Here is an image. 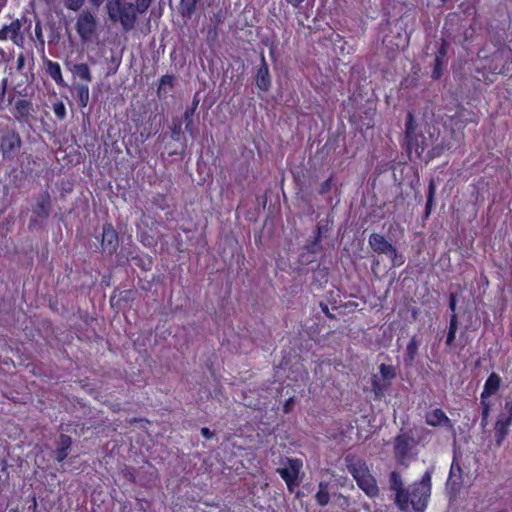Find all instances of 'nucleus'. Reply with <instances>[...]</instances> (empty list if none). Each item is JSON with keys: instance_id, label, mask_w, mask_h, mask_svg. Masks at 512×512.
Instances as JSON below:
<instances>
[{"instance_id": "nucleus-13", "label": "nucleus", "mask_w": 512, "mask_h": 512, "mask_svg": "<svg viewBox=\"0 0 512 512\" xmlns=\"http://www.w3.org/2000/svg\"><path fill=\"white\" fill-rule=\"evenodd\" d=\"M260 60L261 64L256 72L255 84L259 90L267 92L271 87V76L268 64L263 53H261L260 55Z\"/></svg>"}, {"instance_id": "nucleus-37", "label": "nucleus", "mask_w": 512, "mask_h": 512, "mask_svg": "<svg viewBox=\"0 0 512 512\" xmlns=\"http://www.w3.org/2000/svg\"><path fill=\"white\" fill-rule=\"evenodd\" d=\"M426 423L430 426H445L452 430V424L450 418H426Z\"/></svg>"}, {"instance_id": "nucleus-9", "label": "nucleus", "mask_w": 512, "mask_h": 512, "mask_svg": "<svg viewBox=\"0 0 512 512\" xmlns=\"http://www.w3.org/2000/svg\"><path fill=\"white\" fill-rule=\"evenodd\" d=\"M25 20V17H22V19L15 18L9 24L3 25L2 28H0V41L9 39L16 46L22 47L24 44V35L21 28Z\"/></svg>"}, {"instance_id": "nucleus-60", "label": "nucleus", "mask_w": 512, "mask_h": 512, "mask_svg": "<svg viewBox=\"0 0 512 512\" xmlns=\"http://www.w3.org/2000/svg\"><path fill=\"white\" fill-rule=\"evenodd\" d=\"M286 485H287L288 490L290 492H292L294 490V487L299 485V481H298V479L297 480H293L292 483L289 482V484H286Z\"/></svg>"}, {"instance_id": "nucleus-27", "label": "nucleus", "mask_w": 512, "mask_h": 512, "mask_svg": "<svg viewBox=\"0 0 512 512\" xmlns=\"http://www.w3.org/2000/svg\"><path fill=\"white\" fill-rule=\"evenodd\" d=\"M76 97L79 108H85L89 103V86L88 84L77 83L75 85Z\"/></svg>"}, {"instance_id": "nucleus-53", "label": "nucleus", "mask_w": 512, "mask_h": 512, "mask_svg": "<svg viewBox=\"0 0 512 512\" xmlns=\"http://www.w3.org/2000/svg\"><path fill=\"white\" fill-rule=\"evenodd\" d=\"M200 99L198 97V93H196L193 97L192 103L190 106H188L186 109H192V112H196L198 105H199Z\"/></svg>"}, {"instance_id": "nucleus-4", "label": "nucleus", "mask_w": 512, "mask_h": 512, "mask_svg": "<svg viewBox=\"0 0 512 512\" xmlns=\"http://www.w3.org/2000/svg\"><path fill=\"white\" fill-rule=\"evenodd\" d=\"M22 139L14 127L0 126V154L4 161H13L22 147Z\"/></svg>"}, {"instance_id": "nucleus-64", "label": "nucleus", "mask_w": 512, "mask_h": 512, "mask_svg": "<svg viewBox=\"0 0 512 512\" xmlns=\"http://www.w3.org/2000/svg\"><path fill=\"white\" fill-rule=\"evenodd\" d=\"M303 496H304V492H302V491H297V492H296V497H297V498H301V497H303Z\"/></svg>"}, {"instance_id": "nucleus-26", "label": "nucleus", "mask_w": 512, "mask_h": 512, "mask_svg": "<svg viewBox=\"0 0 512 512\" xmlns=\"http://www.w3.org/2000/svg\"><path fill=\"white\" fill-rule=\"evenodd\" d=\"M72 74L79 78L82 81H85L84 84H88L93 80L90 68L86 63H76L71 68Z\"/></svg>"}, {"instance_id": "nucleus-33", "label": "nucleus", "mask_w": 512, "mask_h": 512, "mask_svg": "<svg viewBox=\"0 0 512 512\" xmlns=\"http://www.w3.org/2000/svg\"><path fill=\"white\" fill-rule=\"evenodd\" d=\"M224 13L222 10H219L217 13H214L211 17V22L214 24L212 29L208 30V37H216L217 36V28L224 22Z\"/></svg>"}, {"instance_id": "nucleus-24", "label": "nucleus", "mask_w": 512, "mask_h": 512, "mask_svg": "<svg viewBox=\"0 0 512 512\" xmlns=\"http://www.w3.org/2000/svg\"><path fill=\"white\" fill-rule=\"evenodd\" d=\"M175 76L172 74L163 75L159 80V85L157 87V96L160 99H164L167 97L168 90H171L174 87Z\"/></svg>"}, {"instance_id": "nucleus-11", "label": "nucleus", "mask_w": 512, "mask_h": 512, "mask_svg": "<svg viewBox=\"0 0 512 512\" xmlns=\"http://www.w3.org/2000/svg\"><path fill=\"white\" fill-rule=\"evenodd\" d=\"M119 246L118 233L112 223H105L102 228L101 247L104 252L112 255Z\"/></svg>"}, {"instance_id": "nucleus-20", "label": "nucleus", "mask_w": 512, "mask_h": 512, "mask_svg": "<svg viewBox=\"0 0 512 512\" xmlns=\"http://www.w3.org/2000/svg\"><path fill=\"white\" fill-rule=\"evenodd\" d=\"M420 346V340L417 335H413L406 345V350L404 354V364L407 367H410L414 364L415 359L418 355V350Z\"/></svg>"}, {"instance_id": "nucleus-32", "label": "nucleus", "mask_w": 512, "mask_h": 512, "mask_svg": "<svg viewBox=\"0 0 512 512\" xmlns=\"http://www.w3.org/2000/svg\"><path fill=\"white\" fill-rule=\"evenodd\" d=\"M326 488H327V484L321 482L319 484V490L315 495L316 500L320 506H326L330 501V495Z\"/></svg>"}, {"instance_id": "nucleus-2", "label": "nucleus", "mask_w": 512, "mask_h": 512, "mask_svg": "<svg viewBox=\"0 0 512 512\" xmlns=\"http://www.w3.org/2000/svg\"><path fill=\"white\" fill-rule=\"evenodd\" d=\"M106 8L109 18L114 22L119 21L125 31L134 28L138 12L135 4L124 0H107Z\"/></svg>"}, {"instance_id": "nucleus-23", "label": "nucleus", "mask_w": 512, "mask_h": 512, "mask_svg": "<svg viewBox=\"0 0 512 512\" xmlns=\"http://www.w3.org/2000/svg\"><path fill=\"white\" fill-rule=\"evenodd\" d=\"M511 422H512V418H500L495 423L494 430H495V438H496L495 441H496L497 446H500L502 444V442L504 441V439L508 433V429L511 425Z\"/></svg>"}, {"instance_id": "nucleus-47", "label": "nucleus", "mask_w": 512, "mask_h": 512, "mask_svg": "<svg viewBox=\"0 0 512 512\" xmlns=\"http://www.w3.org/2000/svg\"><path fill=\"white\" fill-rule=\"evenodd\" d=\"M457 330H458V316L456 313H453L450 316L448 331L457 333Z\"/></svg>"}, {"instance_id": "nucleus-8", "label": "nucleus", "mask_w": 512, "mask_h": 512, "mask_svg": "<svg viewBox=\"0 0 512 512\" xmlns=\"http://www.w3.org/2000/svg\"><path fill=\"white\" fill-rule=\"evenodd\" d=\"M401 431H403V429ZM414 444V437L410 436L407 432H401L395 438L394 455L400 465L408 466L409 453Z\"/></svg>"}, {"instance_id": "nucleus-48", "label": "nucleus", "mask_w": 512, "mask_h": 512, "mask_svg": "<svg viewBox=\"0 0 512 512\" xmlns=\"http://www.w3.org/2000/svg\"><path fill=\"white\" fill-rule=\"evenodd\" d=\"M295 404V399L293 396L289 397L283 404V412L285 414H289L292 412Z\"/></svg>"}, {"instance_id": "nucleus-39", "label": "nucleus", "mask_w": 512, "mask_h": 512, "mask_svg": "<svg viewBox=\"0 0 512 512\" xmlns=\"http://www.w3.org/2000/svg\"><path fill=\"white\" fill-rule=\"evenodd\" d=\"M417 484L421 485V489L425 492H431V472L426 471L422 476V479Z\"/></svg>"}, {"instance_id": "nucleus-16", "label": "nucleus", "mask_w": 512, "mask_h": 512, "mask_svg": "<svg viewBox=\"0 0 512 512\" xmlns=\"http://www.w3.org/2000/svg\"><path fill=\"white\" fill-rule=\"evenodd\" d=\"M463 483L462 478V468L456 458L453 459V462L450 467L449 477L446 483L447 489L452 493H457Z\"/></svg>"}, {"instance_id": "nucleus-6", "label": "nucleus", "mask_w": 512, "mask_h": 512, "mask_svg": "<svg viewBox=\"0 0 512 512\" xmlns=\"http://www.w3.org/2000/svg\"><path fill=\"white\" fill-rule=\"evenodd\" d=\"M502 385V379L496 372H492L484 383L483 390L480 394V403L482 407V415L488 416L491 410L489 398L496 395Z\"/></svg>"}, {"instance_id": "nucleus-45", "label": "nucleus", "mask_w": 512, "mask_h": 512, "mask_svg": "<svg viewBox=\"0 0 512 512\" xmlns=\"http://www.w3.org/2000/svg\"><path fill=\"white\" fill-rule=\"evenodd\" d=\"M7 87H8V78L4 77L0 83V110L3 109L2 104L4 102V98H5V95L7 92Z\"/></svg>"}, {"instance_id": "nucleus-34", "label": "nucleus", "mask_w": 512, "mask_h": 512, "mask_svg": "<svg viewBox=\"0 0 512 512\" xmlns=\"http://www.w3.org/2000/svg\"><path fill=\"white\" fill-rule=\"evenodd\" d=\"M194 112H192V109H186L184 114H183V120L185 122V130L191 135L193 136L194 134V120H193V117H194Z\"/></svg>"}, {"instance_id": "nucleus-40", "label": "nucleus", "mask_w": 512, "mask_h": 512, "mask_svg": "<svg viewBox=\"0 0 512 512\" xmlns=\"http://www.w3.org/2000/svg\"><path fill=\"white\" fill-rule=\"evenodd\" d=\"M170 130L172 137L177 139L182 134V122L179 119L174 118L172 120Z\"/></svg>"}, {"instance_id": "nucleus-41", "label": "nucleus", "mask_w": 512, "mask_h": 512, "mask_svg": "<svg viewBox=\"0 0 512 512\" xmlns=\"http://www.w3.org/2000/svg\"><path fill=\"white\" fill-rule=\"evenodd\" d=\"M333 180H334V175L331 174L328 179H326L324 182L321 183L318 193L320 195L327 194L332 188Z\"/></svg>"}, {"instance_id": "nucleus-35", "label": "nucleus", "mask_w": 512, "mask_h": 512, "mask_svg": "<svg viewBox=\"0 0 512 512\" xmlns=\"http://www.w3.org/2000/svg\"><path fill=\"white\" fill-rule=\"evenodd\" d=\"M389 485L392 491L403 489V482L398 472L392 471L390 473Z\"/></svg>"}, {"instance_id": "nucleus-61", "label": "nucleus", "mask_w": 512, "mask_h": 512, "mask_svg": "<svg viewBox=\"0 0 512 512\" xmlns=\"http://www.w3.org/2000/svg\"><path fill=\"white\" fill-rule=\"evenodd\" d=\"M432 416H446V414L441 409H435Z\"/></svg>"}, {"instance_id": "nucleus-17", "label": "nucleus", "mask_w": 512, "mask_h": 512, "mask_svg": "<svg viewBox=\"0 0 512 512\" xmlns=\"http://www.w3.org/2000/svg\"><path fill=\"white\" fill-rule=\"evenodd\" d=\"M371 249L378 254L388 255L394 246L382 234L372 233L368 239Z\"/></svg>"}, {"instance_id": "nucleus-25", "label": "nucleus", "mask_w": 512, "mask_h": 512, "mask_svg": "<svg viewBox=\"0 0 512 512\" xmlns=\"http://www.w3.org/2000/svg\"><path fill=\"white\" fill-rule=\"evenodd\" d=\"M357 484L370 497H374L378 494L376 481L370 473L359 480Z\"/></svg>"}, {"instance_id": "nucleus-12", "label": "nucleus", "mask_w": 512, "mask_h": 512, "mask_svg": "<svg viewBox=\"0 0 512 512\" xmlns=\"http://www.w3.org/2000/svg\"><path fill=\"white\" fill-rule=\"evenodd\" d=\"M287 466L278 468L277 472L286 484L293 482L298 479L300 469L303 466L302 460L297 458H286Z\"/></svg>"}, {"instance_id": "nucleus-63", "label": "nucleus", "mask_w": 512, "mask_h": 512, "mask_svg": "<svg viewBox=\"0 0 512 512\" xmlns=\"http://www.w3.org/2000/svg\"><path fill=\"white\" fill-rule=\"evenodd\" d=\"M140 136H141L142 140L145 141V140H147L151 136V133L150 132H148V133L141 132Z\"/></svg>"}, {"instance_id": "nucleus-36", "label": "nucleus", "mask_w": 512, "mask_h": 512, "mask_svg": "<svg viewBox=\"0 0 512 512\" xmlns=\"http://www.w3.org/2000/svg\"><path fill=\"white\" fill-rule=\"evenodd\" d=\"M387 256L391 259L392 267L394 268L402 266L406 261L405 256L401 253H398L395 247L394 251H390Z\"/></svg>"}, {"instance_id": "nucleus-54", "label": "nucleus", "mask_w": 512, "mask_h": 512, "mask_svg": "<svg viewBox=\"0 0 512 512\" xmlns=\"http://www.w3.org/2000/svg\"><path fill=\"white\" fill-rule=\"evenodd\" d=\"M455 338H456V333L454 332H447V335H446V345L451 347L454 342H455Z\"/></svg>"}, {"instance_id": "nucleus-14", "label": "nucleus", "mask_w": 512, "mask_h": 512, "mask_svg": "<svg viewBox=\"0 0 512 512\" xmlns=\"http://www.w3.org/2000/svg\"><path fill=\"white\" fill-rule=\"evenodd\" d=\"M430 493L422 490L420 484H413L409 495L410 503L416 512H423L425 510Z\"/></svg>"}, {"instance_id": "nucleus-46", "label": "nucleus", "mask_w": 512, "mask_h": 512, "mask_svg": "<svg viewBox=\"0 0 512 512\" xmlns=\"http://www.w3.org/2000/svg\"><path fill=\"white\" fill-rule=\"evenodd\" d=\"M457 330H458V316L456 313H453L450 316L448 331L457 333Z\"/></svg>"}, {"instance_id": "nucleus-18", "label": "nucleus", "mask_w": 512, "mask_h": 512, "mask_svg": "<svg viewBox=\"0 0 512 512\" xmlns=\"http://www.w3.org/2000/svg\"><path fill=\"white\" fill-rule=\"evenodd\" d=\"M55 460L59 463L63 462L71 451L72 439L70 436L61 433L55 442Z\"/></svg>"}, {"instance_id": "nucleus-7", "label": "nucleus", "mask_w": 512, "mask_h": 512, "mask_svg": "<svg viewBox=\"0 0 512 512\" xmlns=\"http://www.w3.org/2000/svg\"><path fill=\"white\" fill-rule=\"evenodd\" d=\"M478 122L479 118L474 111L463 107L458 109L454 115L449 117V126L452 130V137L456 138L457 133H459L461 138H463V130L465 127L470 123L478 124Z\"/></svg>"}, {"instance_id": "nucleus-3", "label": "nucleus", "mask_w": 512, "mask_h": 512, "mask_svg": "<svg viewBox=\"0 0 512 512\" xmlns=\"http://www.w3.org/2000/svg\"><path fill=\"white\" fill-rule=\"evenodd\" d=\"M397 378V366L381 363L378 371L371 375V392L376 400H381L390 391Z\"/></svg>"}, {"instance_id": "nucleus-49", "label": "nucleus", "mask_w": 512, "mask_h": 512, "mask_svg": "<svg viewBox=\"0 0 512 512\" xmlns=\"http://www.w3.org/2000/svg\"><path fill=\"white\" fill-rule=\"evenodd\" d=\"M150 2L151 0H136L135 7L139 13H143L148 9Z\"/></svg>"}, {"instance_id": "nucleus-57", "label": "nucleus", "mask_w": 512, "mask_h": 512, "mask_svg": "<svg viewBox=\"0 0 512 512\" xmlns=\"http://www.w3.org/2000/svg\"><path fill=\"white\" fill-rule=\"evenodd\" d=\"M201 434L206 438V439H211L213 436H214V433L212 431L209 430V428L207 427H203L201 429Z\"/></svg>"}, {"instance_id": "nucleus-21", "label": "nucleus", "mask_w": 512, "mask_h": 512, "mask_svg": "<svg viewBox=\"0 0 512 512\" xmlns=\"http://www.w3.org/2000/svg\"><path fill=\"white\" fill-rule=\"evenodd\" d=\"M345 460L347 462V469L352 474L356 482L369 474V470L363 462L359 460L355 461L350 456H347Z\"/></svg>"}, {"instance_id": "nucleus-59", "label": "nucleus", "mask_w": 512, "mask_h": 512, "mask_svg": "<svg viewBox=\"0 0 512 512\" xmlns=\"http://www.w3.org/2000/svg\"><path fill=\"white\" fill-rule=\"evenodd\" d=\"M288 4H291L294 8H298L301 3H303L305 0H285Z\"/></svg>"}, {"instance_id": "nucleus-22", "label": "nucleus", "mask_w": 512, "mask_h": 512, "mask_svg": "<svg viewBox=\"0 0 512 512\" xmlns=\"http://www.w3.org/2000/svg\"><path fill=\"white\" fill-rule=\"evenodd\" d=\"M452 148V143L450 140L448 139H441L440 142L436 143L435 145L432 146V148L430 150H428L427 152V155H426V163H428L429 161L435 159V158H438L440 157L441 155H443L446 151L450 150Z\"/></svg>"}, {"instance_id": "nucleus-50", "label": "nucleus", "mask_w": 512, "mask_h": 512, "mask_svg": "<svg viewBox=\"0 0 512 512\" xmlns=\"http://www.w3.org/2000/svg\"><path fill=\"white\" fill-rule=\"evenodd\" d=\"M511 64H512V62L511 63L506 62L505 64H503L501 69H497V67H495L492 69V72L495 74L507 75L511 70V68H510Z\"/></svg>"}, {"instance_id": "nucleus-28", "label": "nucleus", "mask_w": 512, "mask_h": 512, "mask_svg": "<svg viewBox=\"0 0 512 512\" xmlns=\"http://www.w3.org/2000/svg\"><path fill=\"white\" fill-rule=\"evenodd\" d=\"M436 194V185L433 179L429 181L428 184V192H427V199H426V205L424 210V219H428L430 217L432 207L434 204V198Z\"/></svg>"}, {"instance_id": "nucleus-51", "label": "nucleus", "mask_w": 512, "mask_h": 512, "mask_svg": "<svg viewBox=\"0 0 512 512\" xmlns=\"http://www.w3.org/2000/svg\"><path fill=\"white\" fill-rule=\"evenodd\" d=\"M320 308H321V311L326 315V317H328L329 319H335V315L333 313L330 312L329 310V307L326 303H323V302H320Z\"/></svg>"}, {"instance_id": "nucleus-5", "label": "nucleus", "mask_w": 512, "mask_h": 512, "mask_svg": "<svg viewBox=\"0 0 512 512\" xmlns=\"http://www.w3.org/2000/svg\"><path fill=\"white\" fill-rule=\"evenodd\" d=\"M75 29L83 42L92 40L97 34V20L89 10H82L76 21Z\"/></svg>"}, {"instance_id": "nucleus-42", "label": "nucleus", "mask_w": 512, "mask_h": 512, "mask_svg": "<svg viewBox=\"0 0 512 512\" xmlns=\"http://www.w3.org/2000/svg\"><path fill=\"white\" fill-rule=\"evenodd\" d=\"M449 43L442 39L441 44L437 50V53L435 55V58L446 60L447 53H448Z\"/></svg>"}, {"instance_id": "nucleus-56", "label": "nucleus", "mask_w": 512, "mask_h": 512, "mask_svg": "<svg viewBox=\"0 0 512 512\" xmlns=\"http://www.w3.org/2000/svg\"><path fill=\"white\" fill-rule=\"evenodd\" d=\"M322 234H323V228L321 226H317L315 231H314V239H317L319 242H321V238H322Z\"/></svg>"}, {"instance_id": "nucleus-43", "label": "nucleus", "mask_w": 512, "mask_h": 512, "mask_svg": "<svg viewBox=\"0 0 512 512\" xmlns=\"http://www.w3.org/2000/svg\"><path fill=\"white\" fill-rule=\"evenodd\" d=\"M85 0H64V5L67 9L78 11L84 5Z\"/></svg>"}, {"instance_id": "nucleus-10", "label": "nucleus", "mask_w": 512, "mask_h": 512, "mask_svg": "<svg viewBox=\"0 0 512 512\" xmlns=\"http://www.w3.org/2000/svg\"><path fill=\"white\" fill-rule=\"evenodd\" d=\"M35 109L31 100L19 98L15 101L11 114L20 124H29Z\"/></svg>"}, {"instance_id": "nucleus-29", "label": "nucleus", "mask_w": 512, "mask_h": 512, "mask_svg": "<svg viewBox=\"0 0 512 512\" xmlns=\"http://www.w3.org/2000/svg\"><path fill=\"white\" fill-rule=\"evenodd\" d=\"M199 0H181L179 11L185 18H191L196 10V5Z\"/></svg>"}, {"instance_id": "nucleus-38", "label": "nucleus", "mask_w": 512, "mask_h": 512, "mask_svg": "<svg viewBox=\"0 0 512 512\" xmlns=\"http://www.w3.org/2000/svg\"><path fill=\"white\" fill-rule=\"evenodd\" d=\"M53 112L59 120H64L67 116L66 107L62 101L53 104Z\"/></svg>"}, {"instance_id": "nucleus-30", "label": "nucleus", "mask_w": 512, "mask_h": 512, "mask_svg": "<svg viewBox=\"0 0 512 512\" xmlns=\"http://www.w3.org/2000/svg\"><path fill=\"white\" fill-rule=\"evenodd\" d=\"M395 492V504L399 507L400 510L407 511L410 502L409 492L405 491L404 488Z\"/></svg>"}, {"instance_id": "nucleus-52", "label": "nucleus", "mask_w": 512, "mask_h": 512, "mask_svg": "<svg viewBox=\"0 0 512 512\" xmlns=\"http://www.w3.org/2000/svg\"><path fill=\"white\" fill-rule=\"evenodd\" d=\"M456 306H457V299H456V295L451 293L450 296H449V309L452 311V314L453 313H456Z\"/></svg>"}, {"instance_id": "nucleus-62", "label": "nucleus", "mask_w": 512, "mask_h": 512, "mask_svg": "<svg viewBox=\"0 0 512 512\" xmlns=\"http://www.w3.org/2000/svg\"><path fill=\"white\" fill-rule=\"evenodd\" d=\"M90 2L93 6L99 7L103 4L104 0H90Z\"/></svg>"}, {"instance_id": "nucleus-58", "label": "nucleus", "mask_w": 512, "mask_h": 512, "mask_svg": "<svg viewBox=\"0 0 512 512\" xmlns=\"http://www.w3.org/2000/svg\"><path fill=\"white\" fill-rule=\"evenodd\" d=\"M125 476L129 479V481H131L133 483L136 482L135 475L127 468L125 469Z\"/></svg>"}, {"instance_id": "nucleus-55", "label": "nucleus", "mask_w": 512, "mask_h": 512, "mask_svg": "<svg viewBox=\"0 0 512 512\" xmlns=\"http://www.w3.org/2000/svg\"><path fill=\"white\" fill-rule=\"evenodd\" d=\"M25 65V57L23 54H19L16 61V68L18 71H21Z\"/></svg>"}, {"instance_id": "nucleus-15", "label": "nucleus", "mask_w": 512, "mask_h": 512, "mask_svg": "<svg viewBox=\"0 0 512 512\" xmlns=\"http://www.w3.org/2000/svg\"><path fill=\"white\" fill-rule=\"evenodd\" d=\"M52 208L51 196L48 190H44L37 198L35 205L32 207L34 215L41 219H47Z\"/></svg>"}, {"instance_id": "nucleus-31", "label": "nucleus", "mask_w": 512, "mask_h": 512, "mask_svg": "<svg viewBox=\"0 0 512 512\" xmlns=\"http://www.w3.org/2000/svg\"><path fill=\"white\" fill-rule=\"evenodd\" d=\"M446 67H447V60L435 58L433 69L431 72L432 79L439 80L443 76V73H444V70L446 69Z\"/></svg>"}, {"instance_id": "nucleus-44", "label": "nucleus", "mask_w": 512, "mask_h": 512, "mask_svg": "<svg viewBox=\"0 0 512 512\" xmlns=\"http://www.w3.org/2000/svg\"><path fill=\"white\" fill-rule=\"evenodd\" d=\"M305 249L311 254H316L321 250V242L313 238L305 245Z\"/></svg>"}, {"instance_id": "nucleus-1", "label": "nucleus", "mask_w": 512, "mask_h": 512, "mask_svg": "<svg viewBox=\"0 0 512 512\" xmlns=\"http://www.w3.org/2000/svg\"><path fill=\"white\" fill-rule=\"evenodd\" d=\"M428 141L429 138H427L422 132L418 131V124L415 120L414 114L409 111L406 115L404 136V145L409 158H411V154L413 152L415 154V158H421L425 149L428 147Z\"/></svg>"}, {"instance_id": "nucleus-19", "label": "nucleus", "mask_w": 512, "mask_h": 512, "mask_svg": "<svg viewBox=\"0 0 512 512\" xmlns=\"http://www.w3.org/2000/svg\"><path fill=\"white\" fill-rule=\"evenodd\" d=\"M43 64L46 73L51 77V79H53L58 86H64L65 81L62 75L60 64L50 59H44Z\"/></svg>"}]
</instances>
